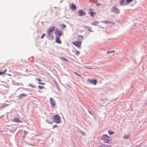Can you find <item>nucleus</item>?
<instances>
[{
	"label": "nucleus",
	"mask_w": 147,
	"mask_h": 147,
	"mask_svg": "<svg viewBox=\"0 0 147 147\" xmlns=\"http://www.w3.org/2000/svg\"><path fill=\"white\" fill-rule=\"evenodd\" d=\"M104 23L107 24H111L112 23L113 24H115V23L114 22H110L109 21H104L103 22Z\"/></svg>",
	"instance_id": "18"
},
{
	"label": "nucleus",
	"mask_w": 147,
	"mask_h": 147,
	"mask_svg": "<svg viewBox=\"0 0 147 147\" xmlns=\"http://www.w3.org/2000/svg\"><path fill=\"white\" fill-rule=\"evenodd\" d=\"M96 6L98 7H99L100 6V5H101V4L99 3H97L96 4Z\"/></svg>",
	"instance_id": "30"
},
{
	"label": "nucleus",
	"mask_w": 147,
	"mask_h": 147,
	"mask_svg": "<svg viewBox=\"0 0 147 147\" xmlns=\"http://www.w3.org/2000/svg\"><path fill=\"white\" fill-rule=\"evenodd\" d=\"M55 27H53L51 28H49L48 29L47 32V36L49 37H51L53 39L54 38L53 33L55 30Z\"/></svg>",
	"instance_id": "1"
},
{
	"label": "nucleus",
	"mask_w": 147,
	"mask_h": 147,
	"mask_svg": "<svg viewBox=\"0 0 147 147\" xmlns=\"http://www.w3.org/2000/svg\"><path fill=\"white\" fill-rule=\"evenodd\" d=\"M82 42L81 41H76L73 42V44L76 47L80 48L81 47Z\"/></svg>",
	"instance_id": "4"
},
{
	"label": "nucleus",
	"mask_w": 147,
	"mask_h": 147,
	"mask_svg": "<svg viewBox=\"0 0 147 147\" xmlns=\"http://www.w3.org/2000/svg\"><path fill=\"white\" fill-rule=\"evenodd\" d=\"M101 139L105 143H109V142L111 140V138L107 135H103Z\"/></svg>",
	"instance_id": "2"
},
{
	"label": "nucleus",
	"mask_w": 147,
	"mask_h": 147,
	"mask_svg": "<svg viewBox=\"0 0 147 147\" xmlns=\"http://www.w3.org/2000/svg\"><path fill=\"white\" fill-rule=\"evenodd\" d=\"M112 11L116 13H119L120 12L119 10L115 7H113Z\"/></svg>",
	"instance_id": "10"
},
{
	"label": "nucleus",
	"mask_w": 147,
	"mask_h": 147,
	"mask_svg": "<svg viewBox=\"0 0 147 147\" xmlns=\"http://www.w3.org/2000/svg\"><path fill=\"white\" fill-rule=\"evenodd\" d=\"M79 15L80 16H85L86 14L85 11L82 10L80 9L79 10L78 12Z\"/></svg>",
	"instance_id": "6"
},
{
	"label": "nucleus",
	"mask_w": 147,
	"mask_h": 147,
	"mask_svg": "<svg viewBox=\"0 0 147 147\" xmlns=\"http://www.w3.org/2000/svg\"><path fill=\"white\" fill-rule=\"evenodd\" d=\"M115 51H110L109 50H108L107 51V54H108L109 53H113L115 52Z\"/></svg>",
	"instance_id": "20"
},
{
	"label": "nucleus",
	"mask_w": 147,
	"mask_h": 147,
	"mask_svg": "<svg viewBox=\"0 0 147 147\" xmlns=\"http://www.w3.org/2000/svg\"><path fill=\"white\" fill-rule=\"evenodd\" d=\"M50 101L52 107L53 108L55 105V101L53 98H50Z\"/></svg>",
	"instance_id": "7"
},
{
	"label": "nucleus",
	"mask_w": 147,
	"mask_h": 147,
	"mask_svg": "<svg viewBox=\"0 0 147 147\" xmlns=\"http://www.w3.org/2000/svg\"><path fill=\"white\" fill-rule=\"evenodd\" d=\"M88 80L90 83L94 85L96 84L97 82V80H96L94 79L91 80L90 79H88Z\"/></svg>",
	"instance_id": "9"
},
{
	"label": "nucleus",
	"mask_w": 147,
	"mask_h": 147,
	"mask_svg": "<svg viewBox=\"0 0 147 147\" xmlns=\"http://www.w3.org/2000/svg\"><path fill=\"white\" fill-rule=\"evenodd\" d=\"M59 37V36H56L55 41L57 43L60 44L61 43V42L60 40Z\"/></svg>",
	"instance_id": "12"
},
{
	"label": "nucleus",
	"mask_w": 147,
	"mask_h": 147,
	"mask_svg": "<svg viewBox=\"0 0 147 147\" xmlns=\"http://www.w3.org/2000/svg\"><path fill=\"white\" fill-rule=\"evenodd\" d=\"M0 132H1V131H0Z\"/></svg>",
	"instance_id": "37"
},
{
	"label": "nucleus",
	"mask_w": 147,
	"mask_h": 147,
	"mask_svg": "<svg viewBox=\"0 0 147 147\" xmlns=\"http://www.w3.org/2000/svg\"><path fill=\"white\" fill-rule=\"evenodd\" d=\"M125 0H120V4L121 5H122Z\"/></svg>",
	"instance_id": "21"
},
{
	"label": "nucleus",
	"mask_w": 147,
	"mask_h": 147,
	"mask_svg": "<svg viewBox=\"0 0 147 147\" xmlns=\"http://www.w3.org/2000/svg\"><path fill=\"white\" fill-rule=\"evenodd\" d=\"M14 122H18V123H21V121L18 118H14L13 120V121Z\"/></svg>",
	"instance_id": "14"
},
{
	"label": "nucleus",
	"mask_w": 147,
	"mask_h": 147,
	"mask_svg": "<svg viewBox=\"0 0 147 147\" xmlns=\"http://www.w3.org/2000/svg\"><path fill=\"white\" fill-rule=\"evenodd\" d=\"M74 73L75 74L78 75V76L80 77H81V76L80 75H79V74H78L77 73H76V72H74Z\"/></svg>",
	"instance_id": "32"
},
{
	"label": "nucleus",
	"mask_w": 147,
	"mask_h": 147,
	"mask_svg": "<svg viewBox=\"0 0 147 147\" xmlns=\"http://www.w3.org/2000/svg\"><path fill=\"white\" fill-rule=\"evenodd\" d=\"M78 40H83L84 39V36H83L81 35H78Z\"/></svg>",
	"instance_id": "16"
},
{
	"label": "nucleus",
	"mask_w": 147,
	"mask_h": 147,
	"mask_svg": "<svg viewBox=\"0 0 147 147\" xmlns=\"http://www.w3.org/2000/svg\"><path fill=\"white\" fill-rule=\"evenodd\" d=\"M89 10L90 11V15L92 17H94L96 14V13L94 11L93 9H90Z\"/></svg>",
	"instance_id": "8"
},
{
	"label": "nucleus",
	"mask_w": 147,
	"mask_h": 147,
	"mask_svg": "<svg viewBox=\"0 0 147 147\" xmlns=\"http://www.w3.org/2000/svg\"><path fill=\"white\" fill-rule=\"evenodd\" d=\"M38 84H42V85H44L45 84V83H42V82H39L38 83Z\"/></svg>",
	"instance_id": "33"
},
{
	"label": "nucleus",
	"mask_w": 147,
	"mask_h": 147,
	"mask_svg": "<svg viewBox=\"0 0 147 147\" xmlns=\"http://www.w3.org/2000/svg\"><path fill=\"white\" fill-rule=\"evenodd\" d=\"M36 80H37L39 82H41V80L39 78H36Z\"/></svg>",
	"instance_id": "29"
},
{
	"label": "nucleus",
	"mask_w": 147,
	"mask_h": 147,
	"mask_svg": "<svg viewBox=\"0 0 147 147\" xmlns=\"http://www.w3.org/2000/svg\"><path fill=\"white\" fill-rule=\"evenodd\" d=\"M80 54V52L78 51H76V55H77L78 56Z\"/></svg>",
	"instance_id": "25"
},
{
	"label": "nucleus",
	"mask_w": 147,
	"mask_h": 147,
	"mask_svg": "<svg viewBox=\"0 0 147 147\" xmlns=\"http://www.w3.org/2000/svg\"><path fill=\"white\" fill-rule=\"evenodd\" d=\"M61 26L63 28H64L66 27V26L64 24H61Z\"/></svg>",
	"instance_id": "26"
},
{
	"label": "nucleus",
	"mask_w": 147,
	"mask_h": 147,
	"mask_svg": "<svg viewBox=\"0 0 147 147\" xmlns=\"http://www.w3.org/2000/svg\"><path fill=\"white\" fill-rule=\"evenodd\" d=\"M108 132L109 134L110 135L113 134L115 133V132L114 131H111L110 130H109Z\"/></svg>",
	"instance_id": "19"
},
{
	"label": "nucleus",
	"mask_w": 147,
	"mask_h": 147,
	"mask_svg": "<svg viewBox=\"0 0 147 147\" xmlns=\"http://www.w3.org/2000/svg\"><path fill=\"white\" fill-rule=\"evenodd\" d=\"M53 119L55 122L59 123H60V118L59 115H56L53 117Z\"/></svg>",
	"instance_id": "3"
},
{
	"label": "nucleus",
	"mask_w": 147,
	"mask_h": 147,
	"mask_svg": "<svg viewBox=\"0 0 147 147\" xmlns=\"http://www.w3.org/2000/svg\"><path fill=\"white\" fill-rule=\"evenodd\" d=\"M85 67L87 69H92V68H90V67H86V66H85Z\"/></svg>",
	"instance_id": "35"
},
{
	"label": "nucleus",
	"mask_w": 147,
	"mask_h": 147,
	"mask_svg": "<svg viewBox=\"0 0 147 147\" xmlns=\"http://www.w3.org/2000/svg\"><path fill=\"white\" fill-rule=\"evenodd\" d=\"M45 34H43L42 36H41V38H43L44 37L45 35Z\"/></svg>",
	"instance_id": "31"
},
{
	"label": "nucleus",
	"mask_w": 147,
	"mask_h": 147,
	"mask_svg": "<svg viewBox=\"0 0 147 147\" xmlns=\"http://www.w3.org/2000/svg\"><path fill=\"white\" fill-rule=\"evenodd\" d=\"M88 30L90 32H92V31H91V28H89L88 29Z\"/></svg>",
	"instance_id": "36"
},
{
	"label": "nucleus",
	"mask_w": 147,
	"mask_h": 147,
	"mask_svg": "<svg viewBox=\"0 0 147 147\" xmlns=\"http://www.w3.org/2000/svg\"><path fill=\"white\" fill-rule=\"evenodd\" d=\"M99 22L98 21H95L94 22H93L91 24L92 25L94 26H97L98 24L99 23Z\"/></svg>",
	"instance_id": "17"
},
{
	"label": "nucleus",
	"mask_w": 147,
	"mask_h": 147,
	"mask_svg": "<svg viewBox=\"0 0 147 147\" xmlns=\"http://www.w3.org/2000/svg\"><path fill=\"white\" fill-rule=\"evenodd\" d=\"M38 87L40 89H42L44 88V87L43 86H38Z\"/></svg>",
	"instance_id": "28"
},
{
	"label": "nucleus",
	"mask_w": 147,
	"mask_h": 147,
	"mask_svg": "<svg viewBox=\"0 0 147 147\" xmlns=\"http://www.w3.org/2000/svg\"><path fill=\"white\" fill-rule=\"evenodd\" d=\"M70 7V8L72 10H76V6L75 5L73 4H71Z\"/></svg>",
	"instance_id": "13"
},
{
	"label": "nucleus",
	"mask_w": 147,
	"mask_h": 147,
	"mask_svg": "<svg viewBox=\"0 0 147 147\" xmlns=\"http://www.w3.org/2000/svg\"><path fill=\"white\" fill-rule=\"evenodd\" d=\"M27 95V94H20L17 97L18 98L21 99L23 97H24L26 96Z\"/></svg>",
	"instance_id": "11"
},
{
	"label": "nucleus",
	"mask_w": 147,
	"mask_h": 147,
	"mask_svg": "<svg viewBox=\"0 0 147 147\" xmlns=\"http://www.w3.org/2000/svg\"><path fill=\"white\" fill-rule=\"evenodd\" d=\"M28 86L30 87H32V88H34L35 87V86H34L32 84H29Z\"/></svg>",
	"instance_id": "24"
},
{
	"label": "nucleus",
	"mask_w": 147,
	"mask_h": 147,
	"mask_svg": "<svg viewBox=\"0 0 147 147\" xmlns=\"http://www.w3.org/2000/svg\"><path fill=\"white\" fill-rule=\"evenodd\" d=\"M57 127V125H55L53 126V129H54L55 128Z\"/></svg>",
	"instance_id": "34"
},
{
	"label": "nucleus",
	"mask_w": 147,
	"mask_h": 147,
	"mask_svg": "<svg viewBox=\"0 0 147 147\" xmlns=\"http://www.w3.org/2000/svg\"><path fill=\"white\" fill-rule=\"evenodd\" d=\"M99 147H111V146L110 145L103 144L100 146Z\"/></svg>",
	"instance_id": "15"
},
{
	"label": "nucleus",
	"mask_w": 147,
	"mask_h": 147,
	"mask_svg": "<svg viewBox=\"0 0 147 147\" xmlns=\"http://www.w3.org/2000/svg\"><path fill=\"white\" fill-rule=\"evenodd\" d=\"M60 58H61V59H63V60H65V61H67V62H68V60H67V59H66L65 58H64V57H61Z\"/></svg>",
	"instance_id": "27"
},
{
	"label": "nucleus",
	"mask_w": 147,
	"mask_h": 147,
	"mask_svg": "<svg viewBox=\"0 0 147 147\" xmlns=\"http://www.w3.org/2000/svg\"><path fill=\"white\" fill-rule=\"evenodd\" d=\"M55 33L56 36L60 37L62 35L63 32H61L58 29H57L55 30Z\"/></svg>",
	"instance_id": "5"
},
{
	"label": "nucleus",
	"mask_w": 147,
	"mask_h": 147,
	"mask_svg": "<svg viewBox=\"0 0 147 147\" xmlns=\"http://www.w3.org/2000/svg\"><path fill=\"white\" fill-rule=\"evenodd\" d=\"M129 135H126L124 136L123 137V138H128L129 137Z\"/></svg>",
	"instance_id": "23"
},
{
	"label": "nucleus",
	"mask_w": 147,
	"mask_h": 147,
	"mask_svg": "<svg viewBox=\"0 0 147 147\" xmlns=\"http://www.w3.org/2000/svg\"><path fill=\"white\" fill-rule=\"evenodd\" d=\"M7 71V69H5V70L3 71H0V75H1L2 74H4L5 72Z\"/></svg>",
	"instance_id": "22"
}]
</instances>
